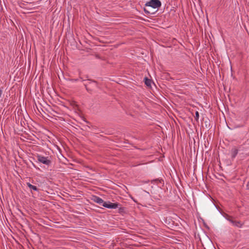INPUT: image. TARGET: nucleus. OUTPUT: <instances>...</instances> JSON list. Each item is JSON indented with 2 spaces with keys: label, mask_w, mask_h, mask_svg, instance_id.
Segmentation results:
<instances>
[{
  "label": "nucleus",
  "mask_w": 249,
  "mask_h": 249,
  "mask_svg": "<svg viewBox=\"0 0 249 249\" xmlns=\"http://www.w3.org/2000/svg\"><path fill=\"white\" fill-rule=\"evenodd\" d=\"M146 4L155 10H157V9L161 6V2L159 0H151L146 3Z\"/></svg>",
  "instance_id": "1"
},
{
  "label": "nucleus",
  "mask_w": 249,
  "mask_h": 249,
  "mask_svg": "<svg viewBox=\"0 0 249 249\" xmlns=\"http://www.w3.org/2000/svg\"><path fill=\"white\" fill-rule=\"evenodd\" d=\"M37 159L39 162L44 164L48 165L51 163V160L48 157H45L40 155L37 156Z\"/></svg>",
  "instance_id": "2"
},
{
  "label": "nucleus",
  "mask_w": 249,
  "mask_h": 249,
  "mask_svg": "<svg viewBox=\"0 0 249 249\" xmlns=\"http://www.w3.org/2000/svg\"><path fill=\"white\" fill-rule=\"evenodd\" d=\"M119 205H120V204L118 203H113L109 201H105L103 204V207L108 209H116L118 207Z\"/></svg>",
  "instance_id": "3"
},
{
  "label": "nucleus",
  "mask_w": 249,
  "mask_h": 249,
  "mask_svg": "<svg viewBox=\"0 0 249 249\" xmlns=\"http://www.w3.org/2000/svg\"><path fill=\"white\" fill-rule=\"evenodd\" d=\"M144 11L145 13L149 14H153L156 12L157 10H155L149 5L145 4V7H144Z\"/></svg>",
  "instance_id": "4"
},
{
  "label": "nucleus",
  "mask_w": 249,
  "mask_h": 249,
  "mask_svg": "<svg viewBox=\"0 0 249 249\" xmlns=\"http://www.w3.org/2000/svg\"><path fill=\"white\" fill-rule=\"evenodd\" d=\"M91 199L93 202H96L102 206H103V204L105 202L103 199L96 196H92Z\"/></svg>",
  "instance_id": "5"
},
{
  "label": "nucleus",
  "mask_w": 249,
  "mask_h": 249,
  "mask_svg": "<svg viewBox=\"0 0 249 249\" xmlns=\"http://www.w3.org/2000/svg\"><path fill=\"white\" fill-rule=\"evenodd\" d=\"M206 174V177H209L210 178H211L212 179H213L214 178H217L219 179H222V178H220L219 177L217 176L216 173L214 172H204Z\"/></svg>",
  "instance_id": "6"
},
{
  "label": "nucleus",
  "mask_w": 249,
  "mask_h": 249,
  "mask_svg": "<svg viewBox=\"0 0 249 249\" xmlns=\"http://www.w3.org/2000/svg\"><path fill=\"white\" fill-rule=\"evenodd\" d=\"M232 224L233 226H236L238 228L242 227L243 224L239 221H232Z\"/></svg>",
  "instance_id": "7"
},
{
  "label": "nucleus",
  "mask_w": 249,
  "mask_h": 249,
  "mask_svg": "<svg viewBox=\"0 0 249 249\" xmlns=\"http://www.w3.org/2000/svg\"><path fill=\"white\" fill-rule=\"evenodd\" d=\"M27 185L30 189L36 191H37L38 190L36 186L33 185L29 182L27 183Z\"/></svg>",
  "instance_id": "8"
},
{
  "label": "nucleus",
  "mask_w": 249,
  "mask_h": 249,
  "mask_svg": "<svg viewBox=\"0 0 249 249\" xmlns=\"http://www.w3.org/2000/svg\"><path fill=\"white\" fill-rule=\"evenodd\" d=\"M144 82H145V85L147 86V87H151V80L146 77H145L144 78Z\"/></svg>",
  "instance_id": "9"
},
{
  "label": "nucleus",
  "mask_w": 249,
  "mask_h": 249,
  "mask_svg": "<svg viewBox=\"0 0 249 249\" xmlns=\"http://www.w3.org/2000/svg\"><path fill=\"white\" fill-rule=\"evenodd\" d=\"M215 173H216V174L217 175V176L218 177H219L220 178H222V180H223V177L225 178L224 176L223 175V174L222 173H220V172H214Z\"/></svg>",
  "instance_id": "10"
},
{
  "label": "nucleus",
  "mask_w": 249,
  "mask_h": 249,
  "mask_svg": "<svg viewBox=\"0 0 249 249\" xmlns=\"http://www.w3.org/2000/svg\"><path fill=\"white\" fill-rule=\"evenodd\" d=\"M238 151L237 149H234L232 153V157L234 158L237 155Z\"/></svg>",
  "instance_id": "11"
},
{
  "label": "nucleus",
  "mask_w": 249,
  "mask_h": 249,
  "mask_svg": "<svg viewBox=\"0 0 249 249\" xmlns=\"http://www.w3.org/2000/svg\"><path fill=\"white\" fill-rule=\"evenodd\" d=\"M198 118H199V113H198V111H196V116H195L196 120V121H197L198 119Z\"/></svg>",
  "instance_id": "12"
},
{
  "label": "nucleus",
  "mask_w": 249,
  "mask_h": 249,
  "mask_svg": "<svg viewBox=\"0 0 249 249\" xmlns=\"http://www.w3.org/2000/svg\"><path fill=\"white\" fill-rule=\"evenodd\" d=\"M228 220L231 222L232 223V221H234V220H233L232 218L231 217H229V218H227Z\"/></svg>",
  "instance_id": "13"
},
{
  "label": "nucleus",
  "mask_w": 249,
  "mask_h": 249,
  "mask_svg": "<svg viewBox=\"0 0 249 249\" xmlns=\"http://www.w3.org/2000/svg\"><path fill=\"white\" fill-rule=\"evenodd\" d=\"M247 189H249V181L248 182V184L247 185Z\"/></svg>",
  "instance_id": "14"
},
{
  "label": "nucleus",
  "mask_w": 249,
  "mask_h": 249,
  "mask_svg": "<svg viewBox=\"0 0 249 249\" xmlns=\"http://www.w3.org/2000/svg\"><path fill=\"white\" fill-rule=\"evenodd\" d=\"M123 210V208H120V212H122Z\"/></svg>",
  "instance_id": "15"
},
{
  "label": "nucleus",
  "mask_w": 249,
  "mask_h": 249,
  "mask_svg": "<svg viewBox=\"0 0 249 249\" xmlns=\"http://www.w3.org/2000/svg\"><path fill=\"white\" fill-rule=\"evenodd\" d=\"M1 93H2V91H1V90L0 89V96L1 95Z\"/></svg>",
  "instance_id": "16"
},
{
  "label": "nucleus",
  "mask_w": 249,
  "mask_h": 249,
  "mask_svg": "<svg viewBox=\"0 0 249 249\" xmlns=\"http://www.w3.org/2000/svg\"><path fill=\"white\" fill-rule=\"evenodd\" d=\"M87 169L91 170L92 169L89 168V167H87Z\"/></svg>",
  "instance_id": "17"
},
{
  "label": "nucleus",
  "mask_w": 249,
  "mask_h": 249,
  "mask_svg": "<svg viewBox=\"0 0 249 249\" xmlns=\"http://www.w3.org/2000/svg\"><path fill=\"white\" fill-rule=\"evenodd\" d=\"M193 175L196 176V175H195V172H193Z\"/></svg>",
  "instance_id": "18"
}]
</instances>
